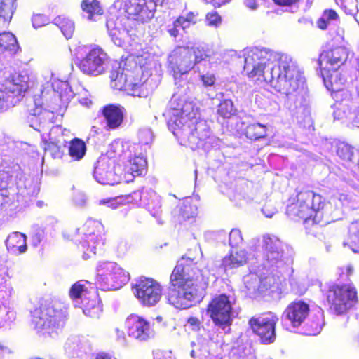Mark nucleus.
<instances>
[{"label": "nucleus", "instance_id": "1", "mask_svg": "<svg viewBox=\"0 0 359 359\" xmlns=\"http://www.w3.org/2000/svg\"><path fill=\"white\" fill-rule=\"evenodd\" d=\"M244 71L250 78L263 80L285 94L290 109L305 105L308 95L305 78L290 55L254 47L246 50Z\"/></svg>", "mask_w": 359, "mask_h": 359}, {"label": "nucleus", "instance_id": "2", "mask_svg": "<svg viewBox=\"0 0 359 359\" xmlns=\"http://www.w3.org/2000/svg\"><path fill=\"white\" fill-rule=\"evenodd\" d=\"M248 253L244 249L232 248L222 260L219 266H208L202 271L190 257H182L172 271L166 298L176 309L191 307L201 297V291L208 284L209 274L217 268L224 271L238 268L247 263Z\"/></svg>", "mask_w": 359, "mask_h": 359}, {"label": "nucleus", "instance_id": "3", "mask_svg": "<svg viewBox=\"0 0 359 359\" xmlns=\"http://www.w3.org/2000/svg\"><path fill=\"white\" fill-rule=\"evenodd\" d=\"M173 95L170 100V108L164 114L167 118L169 130L191 149H201L208 151L219 147L220 140L212 135L207 122L201 119L198 109L191 102L183 104Z\"/></svg>", "mask_w": 359, "mask_h": 359}, {"label": "nucleus", "instance_id": "4", "mask_svg": "<svg viewBox=\"0 0 359 359\" xmlns=\"http://www.w3.org/2000/svg\"><path fill=\"white\" fill-rule=\"evenodd\" d=\"M323 197L311 190H304L297 194L294 201L287 207V214L293 219H302L304 223H330L336 219H330L328 208Z\"/></svg>", "mask_w": 359, "mask_h": 359}, {"label": "nucleus", "instance_id": "5", "mask_svg": "<svg viewBox=\"0 0 359 359\" xmlns=\"http://www.w3.org/2000/svg\"><path fill=\"white\" fill-rule=\"evenodd\" d=\"M67 314V308L55 302L36 308L32 312V322L39 333L54 337L62 331Z\"/></svg>", "mask_w": 359, "mask_h": 359}, {"label": "nucleus", "instance_id": "6", "mask_svg": "<svg viewBox=\"0 0 359 359\" xmlns=\"http://www.w3.org/2000/svg\"><path fill=\"white\" fill-rule=\"evenodd\" d=\"M142 56L128 57L118 64L117 69H113L110 74L111 86L113 88L119 90H132L133 96L146 97L148 93L142 92L144 84H137L133 82V74H139L142 67Z\"/></svg>", "mask_w": 359, "mask_h": 359}, {"label": "nucleus", "instance_id": "7", "mask_svg": "<svg viewBox=\"0 0 359 359\" xmlns=\"http://www.w3.org/2000/svg\"><path fill=\"white\" fill-rule=\"evenodd\" d=\"M29 74L22 71L0 84V112L18 104L25 93L32 86Z\"/></svg>", "mask_w": 359, "mask_h": 359}, {"label": "nucleus", "instance_id": "8", "mask_svg": "<svg viewBox=\"0 0 359 359\" xmlns=\"http://www.w3.org/2000/svg\"><path fill=\"white\" fill-rule=\"evenodd\" d=\"M95 281L102 290H115L126 285L129 279V273L118 264L111 261H100L95 268Z\"/></svg>", "mask_w": 359, "mask_h": 359}, {"label": "nucleus", "instance_id": "9", "mask_svg": "<svg viewBox=\"0 0 359 359\" xmlns=\"http://www.w3.org/2000/svg\"><path fill=\"white\" fill-rule=\"evenodd\" d=\"M234 304L233 297L222 294L215 296L208 306V314L217 329L224 333L229 332L230 326L237 315Z\"/></svg>", "mask_w": 359, "mask_h": 359}, {"label": "nucleus", "instance_id": "10", "mask_svg": "<svg viewBox=\"0 0 359 359\" xmlns=\"http://www.w3.org/2000/svg\"><path fill=\"white\" fill-rule=\"evenodd\" d=\"M39 93L34 95L35 106L42 107L46 105L47 107L54 109L51 104L54 101L60 99L64 103L68 102L74 97V93L67 81L53 79L51 84L48 83L46 86L41 85Z\"/></svg>", "mask_w": 359, "mask_h": 359}, {"label": "nucleus", "instance_id": "11", "mask_svg": "<svg viewBox=\"0 0 359 359\" xmlns=\"http://www.w3.org/2000/svg\"><path fill=\"white\" fill-rule=\"evenodd\" d=\"M207 54L199 48L180 47L175 49L168 57L170 67L177 79V75L184 74L195 65L205 60Z\"/></svg>", "mask_w": 359, "mask_h": 359}, {"label": "nucleus", "instance_id": "12", "mask_svg": "<svg viewBox=\"0 0 359 359\" xmlns=\"http://www.w3.org/2000/svg\"><path fill=\"white\" fill-rule=\"evenodd\" d=\"M327 299L330 309L336 314H343L356 304L357 291L351 283L334 285L330 287Z\"/></svg>", "mask_w": 359, "mask_h": 359}, {"label": "nucleus", "instance_id": "13", "mask_svg": "<svg viewBox=\"0 0 359 359\" xmlns=\"http://www.w3.org/2000/svg\"><path fill=\"white\" fill-rule=\"evenodd\" d=\"M77 231L82 236L80 244L83 251V257L87 259L91 255H95L97 250L102 248L104 244L102 236L104 226L100 221L90 218Z\"/></svg>", "mask_w": 359, "mask_h": 359}, {"label": "nucleus", "instance_id": "14", "mask_svg": "<svg viewBox=\"0 0 359 359\" xmlns=\"http://www.w3.org/2000/svg\"><path fill=\"white\" fill-rule=\"evenodd\" d=\"M263 266L265 269L274 271L283 269L285 266L289 265L290 257L284 250L283 243L274 236H264Z\"/></svg>", "mask_w": 359, "mask_h": 359}, {"label": "nucleus", "instance_id": "15", "mask_svg": "<svg viewBox=\"0 0 359 359\" xmlns=\"http://www.w3.org/2000/svg\"><path fill=\"white\" fill-rule=\"evenodd\" d=\"M153 0H116L114 5L123 8L133 20L144 22L154 17L157 2ZM163 4L165 0H161Z\"/></svg>", "mask_w": 359, "mask_h": 359}, {"label": "nucleus", "instance_id": "16", "mask_svg": "<svg viewBox=\"0 0 359 359\" xmlns=\"http://www.w3.org/2000/svg\"><path fill=\"white\" fill-rule=\"evenodd\" d=\"M133 291L141 304L144 306H155L161 299L162 287L156 280L140 278L133 287Z\"/></svg>", "mask_w": 359, "mask_h": 359}, {"label": "nucleus", "instance_id": "17", "mask_svg": "<svg viewBox=\"0 0 359 359\" xmlns=\"http://www.w3.org/2000/svg\"><path fill=\"white\" fill-rule=\"evenodd\" d=\"M108 61L109 57L102 48L93 47L90 48L86 56L80 60L79 68L86 75L96 76L106 72Z\"/></svg>", "mask_w": 359, "mask_h": 359}, {"label": "nucleus", "instance_id": "18", "mask_svg": "<svg viewBox=\"0 0 359 359\" xmlns=\"http://www.w3.org/2000/svg\"><path fill=\"white\" fill-rule=\"evenodd\" d=\"M131 202L144 207L159 224H163L161 197L151 189L135 191L128 196Z\"/></svg>", "mask_w": 359, "mask_h": 359}, {"label": "nucleus", "instance_id": "19", "mask_svg": "<svg viewBox=\"0 0 359 359\" xmlns=\"http://www.w3.org/2000/svg\"><path fill=\"white\" fill-rule=\"evenodd\" d=\"M278 318L272 313L252 318L249 325L253 332L260 338L264 344H271L275 341V326Z\"/></svg>", "mask_w": 359, "mask_h": 359}, {"label": "nucleus", "instance_id": "20", "mask_svg": "<svg viewBox=\"0 0 359 359\" xmlns=\"http://www.w3.org/2000/svg\"><path fill=\"white\" fill-rule=\"evenodd\" d=\"M123 148L120 157L125 174L132 177L142 175L146 170L147 161L142 155L136 154V145L126 143L123 144Z\"/></svg>", "mask_w": 359, "mask_h": 359}, {"label": "nucleus", "instance_id": "21", "mask_svg": "<svg viewBox=\"0 0 359 359\" xmlns=\"http://www.w3.org/2000/svg\"><path fill=\"white\" fill-rule=\"evenodd\" d=\"M326 88L331 90L333 97L338 101L351 98V91L346 89L348 81L346 73H342L338 70L321 72Z\"/></svg>", "mask_w": 359, "mask_h": 359}, {"label": "nucleus", "instance_id": "22", "mask_svg": "<svg viewBox=\"0 0 359 359\" xmlns=\"http://www.w3.org/2000/svg\"><path fill=\"white\" fill-rule=\"evenodd\" d=\"M349 50L344 46H337L323 50L318 59V65L321 72L338 70L347 60Z\"/></svg>", "mask_w": 359, "mask_h": 359}, {"label": "nucleus", "instance_id": "23", "mask_svg": "<svg viewBox=\"0 0 359 359\" xmlns=\"http://www.w3.org/2000/svg\"><path fill=\"white\" fill-rule=\"evenodd\" d=\"M130 20L126 18H109L107 20L106 27L111 41L117 46H123L128 38L133 35L130 26Z\"/></svg>", "mask_w": 359, "mask_h": 359}, {"label": "nucleus", "instance_id": "24", "mask_svg": "<svg viewBox=\"0 0 359 359\" xmlns=\"http://www.w3.org/2000/svg\"><path fill=\"white\" fill-rule=\"evenodd\" d=\"M309 312V306L303 301L290 303L282 316V323L286 330L298 327L305 321Z\"/></svg>", "mask_w": 359, "mask_h": 359}, {"label": "nucleus", "instance_id": "25", "mask_svg": "<svg viewBox=\"0 0 359 359\" xmlns=\"http://www.w3.org/2000/svg\"><path fill=\"white\" fill-rule=\"evenodd\" d=\"M41 139L45 153H49L54 158L62 156V147L65 146L67 142L63 137V131L60 126H52L48 133L41 135Z\"/></svg>", "mask_w": 359, "mask_h": 359}, {"label": "nucleus", "instance_id": "26", "mask_svg": "<svg viewBox=\"0 0 359 359\" xmlns=\"http://www.w3.org/2000/svg\"><path fill=\"white\" fill-rule=\"evenodd\" d=\"M334 118L352 127L359 128V105L356 106L351 98L338 101L334 104Z\"/></svg>", "mask_w": 359, "mask_h": 359}, {"label": "nucleus", "instance_id": "27", "mask_svg": "<svg viewBox=\"0 0 359 359\" xmlns=\"http://www.w3.org/2000/svg\"><path fill=\"white\" fill-rule=\"evenodd\" d=\"M114 161L107 156L100 157L94 169L95 180L101 184L114 185L118 184L121 177L115 173Z\"/></svg>", "mask_w": 359, "mask_h": 359}, {"label": "nucleus", "instance_id": "28", "mask_svg": "<svg viewBox=\"0 0 359 359\" xmlns=\"http://www.w3.org/2000/svg\"><path fill=\"white\" fill-rule=\"evenodd\" d=\"M126 326L128 336L140 341H147L154 336L149 323L140 316L132 315L128 317Z\"/></svg>", "mask_w": 359, "mask_h": 359}, {"label": "nucleus", "instance_id": "29", "mask_svg": "<svg viewBox=\"0 0 359 359\" xmlns=\"http://www.w3.org/2000/svg\"><path fill=\"white\" fill-rule=\"evenodd\" d=\"M125 108L120 104H108L102 109V114L106 121V127L114 130L119 128L125 114Z\"/></svg>", "mask_w": 359, "mask_h": 359}, {"label": "nucleus", "instance_id": "30", "mask_svg": "<svg viewBox=\"0 0 359 359\" xmlns=\"http://www.w3.org/2000/svg\"><path fill=\"white\" fill-rule=\"evenodd\" d=\"M55 115L53 111L47 109H41L39 114H31L28 117V122L29 126L35 130L43 133L46 131L50 130L51 124L53 123V120Z\"/></svg>", "mask_w": 359, "mask_h": 359}, {"label": "nucleus", "instance_id": "31", "mask_svg": "<svg viewBox=\"0 0 359 359\" xmlns=\"http://www.w3.org/2000/svg\"><path fill=\"white\" fill-rule=\"evenodd\" d=\"M76 306L80 307L85 316L93 318H99L102 312L100 299L95 290Z\"/></svg>", "mask_w": 359, "mask_h": 359}, {"label": "nucleus", "instance_id": "32", "mask_svg": "<svg viewBox=\"0 0 359 359\" xmlns=\"http://www.w3.org/2000/svg\"><path fill=\"white\" fill-rule=\"evenodd\" d=\"M80 6L82 18L88 21H97L104 14V8L97 0H83Z\"/></svg>", "mask_w": 359, "mask_h": 359}, {"label": "nucleus", "instance_id": "33", "mask_svg": "<svg viewBox=\"0 0 359 359\" xmlns=\"http://www.w3.org/2000/svg\"><path fill=\"white\" fill-rule=\"evenodd\" d=\"M27 236L18 231L11 233L6 241L8 251L13 255H18L27 251Z\"/></svg>", "mask_w": 359, "mask_h": 359}, {"label": "nucleus", "instance_id": "34", "mask_svg": "<svg viewBox=\"0 0 359 359\" xmlns=\"http://www.w3.org/2000/svg\"><path fill=\"white\" fill-rule=\"evenodd\" d=\"M19 46L15 36L11 32L0 34V60L2 57H11L17 53Z\"/></svg>", "mask_w": 359, "mask_h": 359}, {"label": "nucleus", "instance_id": "35", "mask_svg": "<svg viewBox=\"0 0 359 359\" xmlns=\"http://www.w3.org/2000/svg\"><path fill=\"white\" fill-rule=\"evenodd\" d=\"M66 353L71 356H82L83 353L87 354L90 351V348L86 341H81L79 338L74 337L67 340L64 346Z\"/></svg>", "mask_w": 359, "mask_h": 359}, {"label": "nucleus", "instance_id": "36", "mask_svg": "<svg viewBox=\"0 0 359 359\" xmlns=\"http://www.w3.org/2000/svg\"><path fill=\"white\" fill-rule=\"evenodd\" d=\"M90 285V283L84 280H81L72 285L69 290V297L75 306H79V303L88 296L90 292H93V290H89Z\"/></svg>", "mask_w": 359, "mask_h": 359}, {"label": "nucleus", "instance_id": "37", "mask_svg": "<svg viewBox=\"0 0 359 359\" xmlns=\"http://www.w3.org/2000/svg\"><path fill=\"white\" fill-rule=\"evenodd\" d=\"M323 325V311L320 308H318L305 324L304 333L307 335H317L321 332Z\"/></svg>", "mask_w": 359, "mask_h": 359}, {"label": "nucleus", "instance_id": "38", "mask_svg": "<svg viewBox=\"0 0 359 359\" xmlns=\"http://www.w3.org/2000/svg\"><path fill=\"white\" fill-rule=\"evenodd\" d=\"M344 247H348L354 252L359 248V219L351 224L348 229V238L343 243Z\"/></svg>", "mask_w": 359, "mask_h": 359}, {"label": "nucleus", "instance_id": "39", "mask_svg": "<svg viewBox=\"0 0 359 359\" xmlns=\"http://www.w3.org/2000/svg\"><path fill=\"white\" fill-rule=\"evenodd\" d=\"M86 152V145L84 141L79 138H74L69 142V154L74 161H79L83 158Z\"/></svg>", "mask_w": 359, "mask_h": 359}, {"label": "nucleus", "instance_id": "40", "mask_svg": "<svg viewBox=\"0 0 359 359\" xmlns=\"http://www.w3.org/2000/svg\"><path fill=\"white\" fill-rule=\"evenodd\" d=\"M53 23L60 28L66 39L72 38L74 31V23L72 20L60 15L54 19Z\"/></svg>", "mask_w": 359, "mask_h": 359}, {"label": "nucleus", "instance_id": "41", "mask_svg": "<svg viewBox=\"0 0 359 359\" xmlns=\"http://www.w3.org/2000/svg\"><path fill=\"white\" fill-rule=\"evenodd\" d=\"M219 99H222L218 105L217 113L222 117L229 118L236 112L233 103L231 100L224 97L223 93L217 95Z\"/></svg>", "mask_w": 359, "mask_h": 359}, {"label": "nucleus", "instance_id": "42", "mask_svg": "<svg viewBox=\"0 0 359 359\" xmlns=\"http://www.w3.org/2000/svg\"><path fill=\"white\" fill-rule=\"evenodd\" d=\"M16 0H0V18L9 22L16 8Z\"/></svg>", "mask_w": 359, "mask_h": 359}, {"label": "nucleus", "instance_id": "43", "mask_svg": "<svg viewBox=\"0 0 359 359\" xmlns=\"http://www.w3.org/2000/svg\"><path fill=\"white\" fill-rule=\"evenodd\" d=\"M245 135L251 140L263 138L266 135V127L258 123L250 124L246 127Z\"/></svg>", "mask_w": 359, "mask_h": 359}, {"label": "nucleus", "instance_id": "44", "mask_svg": "<svg viewBox=\"0 0 359 359\" xmlns=\"http://www.w3.org/2000/svg\"><path fill=\"white\" fill-rule=\"evenodd\" d=\"M180 217L182 220L194 218L197 214V208L189 200L184 201L179 206Z\"/></svg>", "mask_w": 359, "mask_h": 359}, {"label": "nucleus", "instance_id": "45", "mask_svg": "<svg viewBox=\"0 0 359 359\" xmlns=\"http://www.w3.org/2000/svg\"><path fill=\"white\" fill-rule=\"evenodd\" d=\"M244 284L250 294L259 292L260 278L255 273H250L243 278Z\"/></svg>", "mask_w": 359, "mask_h": 359}, {"label": "nucleus", "instance_id": "46", "mask_svg": "<svg viewBox=\"0 0 359 359\" xmlns=\"http://www.w3.org/2000/svg\"><path fill=\"white\" fill-rule=\"evenodd\" d=\"M196 22L197 18L193 12H189L186 15H181L177 19V24L185 32L191 25H195Z\"/></svg>", "mask_w": 359, "mask_h": 359}, {"label": "nucleus", "instance_id": "47", "mask_svg": "<svg viewBox=\"0 0 359 359\" xmlns=\"http://www.w3.org/2000/svg\"><path fill=\"white\" fill-rule=\"evenodd\" d=\"M337 14L334 10L325 11L323 15L318 22V27L324 29L327 25L337 18Z\"/></svg>", "mask_w": 359, "mask_h": 359}, {"label": "nucleus", "instance_id": "48", "mask_svg": "<svg viewBox=\"0 0 359 359\" xmlns=\"http://www.w3.org/2000/svg\"><path fill=\"white\" fill-rule=\"evenodd\" d=\"M337 155L343 160L351 161L353 156V149L347 144L340 143L337 147Z\"/></svg>", "mask_w": 359, "mask_h": 359}, {"label": "nucleus", "instance_id": "49", "mask_svg": "<svg viewBox=\"0 0 359 359\" xmlns=\"http://www.w3.org/2000/svg\"><path fill=\"white\" fill-rule=\"evenodd\" d=\"M229 245L232 248H237L243 242L241 232L238 229H233L229 233Z\"/></svg>", "mask_w": 359, "mask_h": 359}, {"label": "nucleus", "instance_id": "50", "mask_svg": "<svg viewBox=\"0 0 359 359\" xmlns=\"http://www.w3.org/2000/svg\"><path fill=\"white\" fill-rule=\"evenodd\" d=\"M341 6L346 14L355 15L358 11L356 0H341Z\"/></svg>", "mask_w": 359, "mask_h": 359}, {"label": "nucleus", "instance_id": "51", "mask_svg": "<svg viewBox=\"0 0 359 359\" xmlns=\"http://www.w3.org/2000/svg\"><path fill=\"white\" fill-rule=\"evenodd\" d=\"M138 137L140 142L143 144H149L154 140V134L150 128H144L139 130Z\"/></svg>", "mask_w": 359, "mask_h": 359}, {"label": "nucleus", "instance_id": "52", "mask_svg": "<svg viewBox=\"0 0 359 359\" xmlns=\"http://www.w3.org/2000/svg\"><path fill=\"white\" fill-rule=\"evenodd\" d=\"M206 22L208 26L218 27L222 23V18L216 12L209 13L206 15Z\"/></svg>", "mask_w": 359, "mask_h": 359}, {"label": "nucleus", "instance_id": "53", "mask_svg": "<svg viewBox=\"0 0 359 359\" xmlns=\"http://www.w3.org/2000/svg\"><path fill=\"white\" fill-rule=\"evenodd\" d=\"M32 25L34 28H39L49 22V19L47 16L41 14H35L33 15Z\"/></svg>", "mask_w": 359, "mask_h": 359}, {"label": "nucleus", "instance_id": "54", "mask_svg": "<svg viewBox=\"0 0 359 359\" xmlns=\"http://www.w3.org/2000/svg\"><path fill=\"white\" fill-rule=\"evenodd\" d=\"M200 79L203 83V86L205 87H211L212 86L216 81L215 76L213 73L207 72L205 74H201Z\"/></svg>", "mask_w": 359, "mask_h": 359}, {"label": "nucleus", "instance_id": "55", "mask_svg": "<svg viewBox=\"0 0 359 359\" xmlns=\"http://www.w3.org/2000/svg\"><path fill=\"white\" fill-rule=\"evenodd\" d=\"M44 231L41 229H36L32 235V245L37 247L44 238Z\"/></svg>", "mask_w": 359, "mask_h": 359}, {"label": "nucleus", "instance_id": "56", "mask_svg": "<svg viewBox=\"0 0 359 359\" xmlns=\"http://www.w3.org/2000/svg\"><path fill=\"white\" fill-rule=\"evenodd\" d=\"M274 280L271 276H266L264 278H260L259 293L264 292L265 291L270 289L273 284Z\"/></svg>", "mask_w": 359, "mask_h": 359}, {"label": "nucleus", "instance_id": "57", "mask_svg": "<svg viewBox=\"0 0 359 359\" xmlns=\"http://www.w3.org/2000/svg\"><path fill=\"white\" fill-rule=\"evenodd\" d=\"M99 203L100 205H107V207L111 208L112 209H116L120 206V205L121 204V198H109L107 200L100 201Z\"/></svg>", "mask_w": 359, "mask_h": 359}, {"label": "nucleus", "instance_id": "58", "mask_svg": "<svg viewBox=\"0 0 359 359\" xmlns=\"http://www.w3.org/2000/svg\"><path fill=\"white\" fill-rule=\"evenodd\" d=\"M262 211L269 218L272 217L277 212L276 208L271 203H266L262 208Z\"/></svg>", "mask_w": 359, "mask_h": 359}, {"label": "nucleus", "instance_id": "59", "mask_svg": "<svg viewBox=\"0 0 359 359\" xmlns=\"http://www.w3.org/2000/svg\"><path fill=\"white\" fill-rule=\"evenodd\" d=\"M73 201L76 205L83 207L85 205L86 202V197L83 193H76L74 196Z\"/></svg>", "mask_w": 359, "mask_h": 359}, {"label": "nucleus", "instance_id": "60", "mask_svg": "<svg viewBox=\"0 0 359 359\" xmlns=\"http://www.w3.org/2000/svg\"><path fill=\"white\" fill-rule=\"evenodd\" d=\"M154 359H174L171 351L158 350L155 351Z\"/></svg>", "mask_w": 359, "mask_h": 359}, {"label": "nucleus", "instance_id": "61", "mask_svg": "<svg viewBox=\"0 0 359 359\" xmlns=\"http://www.w3.org/2000/svg\"><path fill=\"white\" fill-rule=\"evenodd\" d=\"M339 275L342 279H346L353 273V269L351 265L346 266L345 268L339 269Z\"/></svg>", "mask_w": 359, "mask_h": 359}, {"label": "nucleus", "instance_id": "62", "mask_svg": "<svg viewBox=\"0 0 359 359\" xmlns=\"http://www.w3.org/2000/svg\"><path fill=\"white\" fill-rule=\"evenodd\" d=\"M176 27H180V25L177 24V19L172 22V24L168 25V33L171 36L175 38L179 35V29H176Z\"/></svg>", "mask_w": 359, "mask_h": 359}, {"label": "nucleus", "instance_id": "63", "mask_svg": "<svg viewBox=\"0 0 359 359\" xmlns=\"http://www.w3.org/2000/svg\"><path fill=\"white\" fill-rule=\"evenodd\" d=\"M187 323L193 330H198L200 329L201 322L198 318L190 317L188 318Z\"/></svg>", "mask_w": 359, "mask_h": 359}, {"label": "nucleus", "instance_id": "64", "mask_svg": "<svg viewBox=\"0 0 359 359\" xmlns=\"http://www.w3.org/2000/svg\"><path fill=\"white\" fill-rule=\"evenodd\" d=\"M208 355V351L206 349L200 350V353H198L196 350H192L191 352V356L193 358H205Z\"/></svg>", "mask_w": 359, "mask_h": 359}]
</instances>
